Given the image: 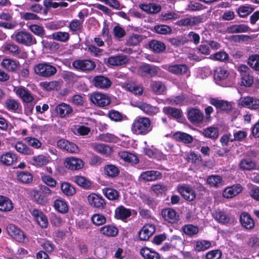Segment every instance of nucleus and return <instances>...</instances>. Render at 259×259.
Returning a JSON list of instances; mask_svg holds the SVG:
<instances>
[{"mask_svg": "<svg viewBox=\"0 0 259 259\" xmlns=\"http://www.w3.org/2000/svg\"><path fill=\"white\" fill-rule=\"evenodd\" d=\"M151 121L149 117H137L131 126V131L135 135H146L152 131Z\"/></svg>", "mask_w": 259, "mask_h": 259, "instance_id": "f257e3e1", "label": "nucleus"}, {"mask_svg": "<svg viewBox=\"0 0 259 259\" xmlns=\"http://www.w3.org/2000/svg\"><path fill=\"white\" fill-rule=\"evenodd\" d=\"M33 69L35 74L45 78L52 77L57 72L56 67L48 62L36 64L34 66Z\"/></svg>", "mask_w": 259, "mask_h": 259, "instance_id": "f03ea898", "label": "nucleus"}, {"mask_svg": "<svg viewBox=\"0 0 259 259\" xmlns=\"http://www.w3.org/2000/svg\"><path fill=\"white\" fill-rule=\"evenodd\" d=\"M160 68L155 65L143 63L140 65L137 70V74L144 77L151 78L156 76Z\"/></svg>", "mask_w": 259, "mask_h": 259, "instance_id": "7ed1b4c3", "label": "nucleus"}, {"mask_svg": "<svg viewBox=\"0 0 259 259\" xmlns=\"http://www.w3.org/2000/svg\"><path fill=\"white\" fill-rule=\"evenodd\" d=\"M15 40L18 44L31 46L36 43L35 38L28 32L20 31L15 34Z\"/></svg>", "mask_w": 259, "mask_h": 259, "instance_id": "20e7f679", "label": "nucleus"}, {"mask_svg": "<svg viewBox=\"0 0 259 259\" xmlns=\"http://www.w3.org/2000/svg\"><path fill=\"white\" fill-rule=\"evenodd\" d=\"M238 71L240 73V84L246 87L251 86L253 79L250 73V69L245 65H241L239 66Z\"/></svg>", "mask_w": 259, "mask_h": 259, "instance_id": "39448f33", "label": "nucleus"}, {"mask_svg": "<svg viewBox=\"0 0 259 259\" xmlns=\"http://www.w3.org/2000/svg\"><path fill=\"white\" fill-rule=\"evenodd\" d=\"M33 197L35 202L38 204L45 205L48 202V196L52 194V191L45 187L40 191H33Z\"/></svg>", "mask_w": 259, "mask_h": 259, "instance_id": "423d86ee", "label": "nucleus"}, {"mask_svg": "<svg viewBox=\"0 0 259 259\" xmlns=\"http://www.w3.org/2000/svg\"><path fill=\"white\" fill-rule=\"evenodd\" d=\"M14 91L23 103H30L34 100L31 92L23 86L15 87Z\"/></svg>", "mask_w": 259, "mask_h": 259, "instance_id": "0eeeda50", "label": "nucleus"}, {"mask_svg": "<svg viewBox=\"0 0 259 259\" xmlns=\"http://www.w3.org/2000/svg\"><path fill=\"white\" fill-rule=\"evenodd\" d=\"M8 234L19 242H23L26 236L24 232L13 224H9L6 227Z\"/></svg>", "mask_w": 259, "mask_h": 259, "instance_id": "6e6552de", "label": "nucleus"}, {"mask_svg": "<svg viewBox=\"0 0 259 259\" xmlns=\"http://www.w3.org/2000/svg\"><path fill=\"white\" fill-rule=\"evenodd\" d=\"M73 67L82 71H90L96 67L95 62L91 60H76L72 62Z\"/></svg>", "mask_w": 259, "mask_h": 259, "instance_id": "1a4fd4ad", "label": "nucleus"}, {"mask_svg": "<svg viewBox=\"0 0 259 259\" xmlns=\"http://www.w3.org/2000/svg\"><path fill=\"white\" fill-rule=\"evenodd\" d=\"M90 99L93 103L100 107L107 106L111 102L110 98L106 95L98 92L92 93Z\"/></svg>", "mask_w": 259, "mask_h": 259, "instance_id": "9d476101", "label": "nucleus"}, {"mask_svg": "<svg viewBox=\"0 0 259 259\" xmlns=\"http://www.w3.org/2000/svg\"><path fill=\"white\" fill-rule=\"evenodd\" d=\"M239 103L242 106L251 110H256L259 108V100L250 96L241 97Z\"/></svg>", "mask_w": 259, "mask_h": 259, "instance_id": "9b49d317", "label": "nucleus"}, {"mask_svg": "<svg viewBox=\"0 0 259 259\" xmlns=\"http://www.w3.org/2000/svg\"><path fill=\"white\" fill-rule=\"evenodd\" d=\"M87 199L89 204L94 207L103 209L106 205L105 199L95 193L89 195Z\"/></svg>", "mask_w": 259, "mask_h": 259, "instance_id": "f8f14e48", "label": "nucleus"}, {"mask_svg": "<svg viewBox=\"0 0 259 259\" xmlns=\"http://www.w3.org/2000/svg\"><path fill=\"white\" fill-rule=\"evenodd\" d=\"M162 178L161 172L154 170L143 171L139 176V179L145 182L155 181L161 179Z\"/></svg>", "mask_w": 259, "mask_h": 259, "instance_id": "ddd939ff", "label": "nucleus"}, {"mask_svg": "<svg viewBox=\"0 0 259 259\" xmlns=\"http://www.w3.org/2000/svg\"><path fill=\"white\" fill-rule=\"evenodd\" d=\"M64 164L69 169L79 170L83 167V162L80 158L69 157L65 159Z\"/></svg>", "mask_w": 259, "mask_h": 259, "instance_id": "4468645a", "label": "nucleus"}, {"mask_svg": "<svg viewBox=\"0 0 259 259\" xmlns=\"http://www.w3.org/2000/svg\"><path fill=\"white\" fill-rule=\"evenodd\" d=\"M161 215L165 221L169 223H176L179 220V215L174 209L167 208L161 211Z\"/></svg>", "mask_w": 259, "mask_h": 259, "instance_id": "2eb2a0df", "label": "nucleus"}, {"mask_svg": "<svg viewBox=\"0 0 259 259\" xmlns=\"http://www.w3.org/2000/svg\"><path fill=\"white\" fill-rule=\"evenodd\" d=\"M178 190L182 197L186 200L191 201L196 198L194 190L188 186L182 185L178 187Z\"/></svg>", "mask_w": 259, "mask_h": 259, "instance_id": "dca6fc26", "label": "nucleus"}, {"mask_svg": "<svg viewBox=\"0 0 259 259\" xmlns=\"http://www.w3.org/2000/svg\"><path fill=\"white\" fill-rule=\"evenodd\" d=\"M93 83L97 88L107 89L111 86L112 82L108 77L103 75H98L93 78Z\"/></svg>", "mask_w": 259, "mask_h": 259, "instance_id": "f3484780", "label": "nucleus"}, {"mask_svg": "<svg viewBox=\"0 0 259 259\" xmlns=\"http://www.w3.org/2000/svg\"><path fill=\"white\" fill-rule=\"evenodd\" d=\"M242 190L243 187L240 184H235L225 188L223 192V196L226 198H232L238 195Z\"/></svg>", "mask_w": 259, "mask_h": 259, "instance_id": "a211bd4d", "label": "nucleus"}, {"mask_svg": "<svg viewBox=\"0 0 259 259\" xmlns=\"http://www.w3.org/2000/svg\"><path fill=\"white\" fill-rule=\"evenodd\" d=\"M187 118L192 123H200L203 120V114L198 109L191 108L187 113Z\"/></svg>", "mask_w": 259, "mask_h": 259, "instance_id": "6ab92c4d", "label": "nucleus"}, {"mask_svg": "<svg viewBox=\"0 0 259 259\" xmlns=\"http://www.w3.org/2000/svg\"><path fill=\"white\" fill-rule=\"evenodd\" d=\"M55 110L58 116L61 118L68 117L73 112L72 108L65 103H61L56 106Z\"/></svg>", "mask_w": 259, "mask_h": 259, "instance_id": "aec40b11", "label": "nucleus"}, {"mask_svg": "<svg viewBox=\"0 0 259 259\" xmlns=\"http://www.w3.org/2000/svg\"><path fill=\"white\" fill-rule=\"evenodd\" d=\"M137 107L145 114L149 116H154L159 112V108L145 102L137 103Z\"/></svg>", "mask_w": 259, "mask_h": 259, "instance_id": "412c9836", "label": "nucleus"}, {"mask_svg": "<svg viewBox=\"0 0 259 259\" xmlns=\"http://www.w3.org/2000/svg\"><path fill=\"white\" fill-rule=\"evenodd\" d=\"M154 232L155 227L153 225L146 224L138 232V236L141 240L146 241L153 234Z\"/></svg>", "mask_w": 259, "mask_h": 259, "instance_id": "4be33fe9", "label": "nucleus"}, {"mask_svg": "<svg viewBox=\"0 0 259 259\" xmlns=\"http://www.w3.org/2000/svg\"><path fill=\"white\" fill-rule=\"evenodd\" d=\"M165 68L169 72L177 75L186 74L189 71L187 65L184 64L168 65Z\"/></svg>", "mask_w": 259, "mask_h": 259, "instance_id": "5701e85b", "label": "nucleus"}, {"mask_svg": "<svg viewBox=\"0 0 259 259\" xmlns=\"http://www.w3.org/2000/svg\"><path fill=\"white\" fill-rule=\"evenodd\" d=\"M128 61L126 55L121 54L109 57L107 62L111 66H118L126 64Z\"/></svg>", "mask_w": 259, "mask_h": 259, "instance_id": "b1692460", "label": "nucleus"}, {"mask_svg": "<svg viewBox=\"0 0 259 259\" xmlns=\"http://www.w3.org/2000/svg\"><path fill=\"white\" fill-rule=\"evenodd\" d=\"M139 7L149 14H156L161 10L160 5L155 3L141 4L139 5Z\"/></svg>", "mask_w": 259, "mask_h": 259, "instance_id": "393cba45", "label": "nucleus"}, {"mask_svg": "<svg viewBox=\"0 0 259 259\" xmlns=\"http://www.w3.org/2000/svg\"><path fill=\"white\" fill-rule=\"evenodd\" d=\"M210 103L220 110L229 111L232 109L231 103L225 100L211 98L210 100Z\"/></svg>", "mask_w": 259, "mask_h": 259, "instance_id": "a878e982", "label": "nucleus"}, {"mask_svg": "<svg viewBox=\"0 0 259 259\" xmlns=\"http://www.w3.org/2000/svg\"><path fill=\"white\" fill-rule=\"evenodd\" d=\"M57 144L59 148L70 153H75L78 151V147L74 143L66 140H59Z\"/></svg>", "mask_w": 259, "mask_h": 259, "instance_id": "bb28decb", "label": "nucleus"}, {"mask_svg": "<svg viewBox=\"0 0 259 259\" xmlns=\"http://www.w3.org/2000/svg\"><path fill=\"white\" fill-rule=\"evenodd\" d=\"M11 145L18 152L23 155H31L34 154L33 150L22 142L13 143Z\"/></svg>", "mask_w": 259, "mask_h": 259, "instance_id": "cd10ccee", "label": "nucleus"}, {"mask_svg": "<svg viewBox=\"0 0 259 259\" xmlns=\"http://www.w3.org/2000/svg\"><path fill=\"white\" fill-rule=\"evenodd\" d=\"M17 160L16 155L11 152H6L0 156V162L7 166L12 165Z\"/></svg>", "mask_w": 259, "mask_h": 259, "instance_id": "c85d7f7f", "label": "nucleus"}, {"mask_svg": "<svg viewBox=\"0 0 259 259\" xmlns=\"http://www.w3.org/2000/svg\"><path fill=\"white\" fill-rule=\"evenodd\" d=\"M131 215L130 209L126 208L123 206L117 207L115 211V216L116 219H120L124 222Z\"/></svg>", "mask_w": 259, "mask_h": 259, "instance_id": "c756f323", "label": "nucleus"}, {"mask_svg": "<svg viewBox=\"0 0 259 259\" xmlns=\"http://www.w3.org/2000/svg\"><path fill=\"white\" fill-rule=\"evenodd\" d=\"M240 220L242 226L246 229L251 230L253 228L254 222L247 212L242 213L240 215Z\"/></svg>", "mask_w": 259, "mask_h": 259, "instance_id": "7c9ffc66", "label": "nucleus"}, {"mask_svg": "<svg viewBox=\"0 0 259 259\" xmlns=\"http://www.w3.org/2000/svg\"><path fill=\"white\" fill-rule=\"evenodd\" d=\"M91 147L94 151L102 154H109L112 152L111 147L104 144L93 143L91 144Z\"/></svg>", "mask_w": 259, "mask_h": 259, "instance_id": "2f4dec72", "label": "nucleus"}, {"mask_svg": "<svg viewBox=\"0 0 259 259\" xmlns=\"http://www.w3.org/2000/svg\"><path fill=\"white\" fill-rule=\"evenodd\" d=\"M19 64L18 62L9 58L4 59L1 62L3 68L11 72L15 71Z\"/></svg>", "mask_w": 259, "mask_h": 259, "instance_id": "473e14b6", "label": "nucleus"}, {"mask_svg": "<svg viewBox=\"0 0 259 259\" xmlns=\"http://www.w3.org/2000/svg\"><path fill=\"white\" fill-rule=\"evenodd\" d=\"M4 52H8L14 56H18L21 52L19 47L16 44L10 42H6L2 46Z\"/></svg>", "mask_w": 259, "mask_h": 259, "instance_id": "72a5a7b5", "label": "nucleus"}, {"mask_svg": "<svg viewBox=\"0 0 259 259\" xmlns=\"http://www.w3.org/2000/svg\"><path fill=\"white\" fill-rule=\"evenodd\" d=\"M152 92L156 95L164 94L166 90L164 83L160 81H153L150 84Z\"/></svg>", "mask_w": 259, "mask_h": 259, "instance_id": "f704fd0d", "label": "nucleus"}, {"mask_svg": "<svg viewBox=\"0 0 259 259\" xmlns=\"http://www.w3.org/2000/svg\"><path fill=\"white\" fill-rule=\"evenodd\" d=\"M118 155L120 158L125 162L132 164H137L139 163V160L138 157L134 154L123 151L119 152Z\"/></svg>", "mask_w": 259, "mask_h": 259, "instance_id": "c9c22d12", "label": "nucleus"}, {"mask_svg": "<svg viewBox=\"0 0 259 259\" xmlns=\"http://www.w3.org/2000/svg\"><path fill=\"white\" fill-rule=\"evenodd\" d=\"M202 22V18L200 17H187L181 19L177 22L179 26H195Z\"/></svg>", "mask_w": 259, "mask_h": 259, "instance_id": "e433bc0d", "label": "nucleus"}, {"mask_svg": "<svg viewBox=\"0 0 259 259\" xmlns=\"http://www.w3.org/2000/svg\"><path fill=\"white\" fill-rule=\"evenodd\" d=\"M173 138L177 141L182 142L185 144H189L193 142L192 136L185 133L177 132L174 134Z\"/></svg>", "mask_w": 259, "mask_h": 259, "instance_id": "4c0bfd02", "label": "nucleus"}, {"mask_svg": "<svg viewBox=\"0 0 259 259\" xmlns=\"http://www.w3.org/2000/svg\"><path fill=\"white\" fill-rule=\"evenodd\" d=\"M149 47L152 51L156 53H160L166 49L165 44L157 40H152L149 42Z\"/></svg>", "mask_w": 259, "mask_h": 259, "instance_id": "58836bf2", "label": "nucleus"}, {"mask_svg": "<svg viewBox=\"0 0 259 259\" xmlns=\"http://www.w3.org/2000/svg\"><path fill=\"white\" fill-rule=\"evenodd\" d=\"M13 209V204L8 197L0 196V210L2 211H10Z\"/></svg>", "mask_w": 259, "mask_h": 259, "instance_id": "ea45409f", "label": "nucleus"}, {"mask_svg": "<svg viewBox=\"0 0 259 259\" xmlns=\"http://www.w3.org/2000/svg\"><path fill=\"white\" fill-rule=\"evenodd\" d=\"M250 28L245 24H235L227 27V32L230 33L246 32Z\"/></svg>", "mask_w": 259, "mask_h": 259, "instance_id": "a19ab883", "label": "nucleus"}, {"mask_svg": "<svg viewBox=\"0 0 259 259\" xmlns=\"http://www.w3.org/2000/svg\"><path fill=\"white\" fill-rule=\"evenodd\" d=\"M163 112L175 119H179L183 115V112L180 109L171 107H165L163 108Z\"/></svg>", "mask_w": 259, "mask_h": 259, "instance_id": "79ce46f5", "label": "nucleus"}, {"mask_svg": "<svg viewBox=\"0 0 259 259\" xmlns=\"http://www.w3.org/2000/svg\"><path fill=\"white\" fill-rule=\"evenodd\" d=\"M103 194L110 200H116L119 197L118 192L111 188H105L102 189Z\"/></svg>", "mask_w": 259, "mask_h": 259, "instance_id": "37998d69", "label": "nucleus"}, {"mask_svg": "<svg viewBox=\"0 0 259 259\" xmlns=\"http://www.w3.org/2000/svg\"><path fill=\"white\" fill-rule=\"evenodd\" d=\"M100 233L108 237H114L118 234L117 229L110 225H106L100 228Z\"/></svg>", "mask_w": 259, "mask_h": 259, "instance_id": "c03bdc74", "label": "nucleus"}, {"mask_svg": "<svg viewBox=\"0 0 259 259\" xmlns=\"http://www.w3.org/2000/svg\"><path fill=\"white\" fill-rule=\"evenodd\" d=\"M140 253L145 259H160L159 253L151 250L147 247L142 248L140 250Z\"/></svg>", "mask_w": 259, "mask_h": 259, "instance_id": "a18cd8bd", "label": "nucleus"}, {"mask_svg": "<svg viewBox=\"0 0 259 259\" xmlns=\"http://www.w3.org/2000/svg\"><path fill=\"white\" fill-rule=\"evenodd\" d=\"M17 178L18 180L23 184H29L33 180V176L31 174L24 171L18 172Z\"/></svg>", "mask_w": 259, "mask_h": 259, "instance_id": "49530a36", "label": "nucleus"}, {"mask_svg": "<svg viewBox=\"0 0 259 259\" xmlns=\"http://www.w3.org/2000/svg\"><path fill=\"white\" fill-rule=\"evenodd\" d=\"M74 182L77 185L85 189H89L92 185V183L90 180L81 176H75L74 177Z\"/></svg>", "mask_w": 259, "mask_h": 259, "instance_id": "de8ad7c7", "label": "nucleus"}, {"mask_svg": "<svg viewBox=\"0 0 259 259\" xmlns=\"http://www.w3.org/2000/svg\"><path fill=\"white\" fill-rule=\"evenodd\" d=\"M43 4L47 9H56L58 7L64 8L68 6L66 2H54L53 0H44Z\"/></svg>", "mask_w": 259, "mask_h": 259, "instance_id": "09e8293b", "label": "nucleus"}, {"mask_svg": "<svg viewBox=\"0 0 259 259\" xmlns=\"http://www.w3.org/2000/svg\"><path fill=\"white\" fill-rule=\"evenodd\" d=\"M105 175L110 178H114L117 176L119 173V170L117 167L112 164L105 165L104 167Z\"/></svg>", "mask_w": 259, "mask_h": 259, "instance_id": "8fccbe9b", "label": "nucleus"}, {"mask_svg": "<svg viewBox=\"0 0 259 259\" xmlns=\"http://www.w3.org/2000/svg\"><path fill=\"white\" fill-rule=\"evenodd\" d=\"M211 245V243L210 241L201 240L195 242L194 248L197 252L204 251L210 247Z\"/></svg>", "mask_w": 259, "mask_h": 259, "instance_id": "3c124183", "label": "nucleus"}, {"mask_svg": "<svg viewBox=\"0 0 259 259\" xmlns=\"http://www.w3.org/2000/svg\"><path fill=\"white\" fill-rule=\"evenodd\" d=\"M33 164L38 166H41L46 165L50 161L49 156H47L44 155H39L38 156H33L32 158Z\"/></svg>", "mask_w": 259, "mask_h": 259, "instance_id": "603ef678", "label": "nucleus"}, {"mask_svg": "<svg viewBox=\"0 0 259 259\" xmlns=\"http://www.w3.org/2000/svg\"><path fill=\"white\" fill-rule=\"evenodd\" d=\"M203 135L206 138L216 139L219 137V131L217 127H209L203 130Z\"/></svg>", "mask_w": 259, "mask_h": 259, "instance_id": "864d4df0", "label": "nucleus"}, {"mask_svg": "<svg viewBox=\"0 0 259 259\" xmlns=\"http://www.w3.org/2000/svg\"><path fill=\"white\" fill-rule=\"evenodd\" d=\"M54 206L55 208L61 213H65L68 211V205L67 203L64 200L60 199L55 200Z\"/></svg>", "mask_w": 259, "mask_h": 259, "instance_id": "5fc2aeb1", "label": "nucleus"}, {"mask_svg": "<svg viewBox=\"0 0 259 259\" xmlns=\"http://www.w3.org/2000/svg\"><path fill=\"white\" fill-rule=\"evenodd\" d=\"M61 189L63 194L68 196H72L76 192L74 187L67 182L62 183Z\"/></svg>", "mask_w": 259, "mask_h": 259, "instance_id": "6e6d98bb", "label": "nucleus"}, {"mask_svg": "<svg viewBox=\"0 0 259 259\" xmlns=\"http://www.w3.org/2000/svg\"><path fill=\"white\" fill-rule=\"evenodd\" d=\"M213 218L218 222L222 224H226L230 221L229 218L223 211H216L213 213Z\"/></svg>", "mask_w": 259, "mask_h": 259, "instance_id": "4d7b16f0", "label": "nucleus"}, {"mask_svg": "<svg viewBox=\"0 0 259 259\" xmlns=\"http://www.w3.org/2000/svg\"><path fill=\"white\" fill-rule=\"evenodd\" d=\"M228 72L222 67L217 68L214 73V78L216 80H222L227 78Z\"/></svg>", "mask_w": 259, "mask_h": 259, "instance_id": "13d9d810", "label": "nucleus"}, {"mask_svg": "<svg viewBox=\"0 0 259 259\" xmlns=\"http://www.w3.org/2000/svg\"><path fill=\"white\" fill-rule=\"evenodd\" d=\"M223 180L219 176H211L207 179V183L212 187H219L223 185Z\"/></svg>", "mask_w": 259, "mask_h": 259, "instance_id": "bf43d9fd", "label": "nucleus"}, {"mask_svg": "<svg viewBox=\"0 0 259 259\" xmlns=\"http://www.w3.org/2000/svg\"><path fill=\"white\" fill-rule=\"evenodd\" d=\"M256 164L254 161L249 159H242L240 163L239 167L243 170H251L255 168Z\"/></svg>", "mask_w": 259, "mask_h": 259, "instance_id": "052dcab7", "label": "nucleus"}, {"mask_svg": "<svg viewBox=\"0 0 259 259\" xmlns=\"http://www.w3.org/2000/svg\"><path fill=\"white\" fill-rule=\"evenodd\" d=\"M107 116L111 120L115 122L121 121L123 118L122 114L115 110H111L109 111Z\"/></svg>", "mask_w": 259, "mask_h": 259, "instance_id": "680f3d73", "label": "nucleus"}, {"mask_svg": "<svg viewBox=\"0 0 259 259\" xmlns=\"http://www.w3.org/2000/svg\"><path fill=\"white\" fill-rule=\"evenodd\" d=\"M182 230L185 234L191 236L197 234L199 229L197 226L189 224L183 226Z\"/></svg>", "mask_w": 259, "mask_h": 259, "instance_id": "e2e57ef3", "label": "nucleus"}, {"mask_svg": "<svg viewBox=\"0 0 259 259\" xmlns=\"http://www.w3.org/2000/svg\"><path fill=\"white\" fill-rule=\"evenodd\" d=\"M91 221L95 225L100 226L106 223V219L102 214L95 213L92 215Z\"/></svg>", "mask_w": 259, "mask_h": 259, "instance_id": "0e129e2a", "label": "nucleus"}, {"mask_svg": "<svg viewBox=\"0 0 259 259\" xmlns=\"http://www.w3.org/2000/svg\"><path fill=\"white\" fill-rule=\"evenodd\" d=\"M248 65L255 70H259V55H252L248 59Z\"/></svg>", "mask_w": 259, "mask_h": 259, "instance_id": "69168bd1", "label": "nucleus"}, {"mask_svg": "<svg viewBox=\"0 0 259 259\" xmlns=\"http://www.w3.org/2000/svg\"><path fill=\"white\" fill-rule=\"evenodd\" d=\"M52 36L54 39L62 42H66L69 38V34L66 32H56L53 34Z\"/></svg>", "mask_w": 259, "mask_h": 259, "instance_id": "338daca9", "label": "nucleus"}, {"mask_svg": "<svg viewBox=\"0 0 259 259\" xmlns=\"http://www.w3.org/2000/svg\"><path fill=\"white\" fill-rule=\"evenodd\" d=\"M210 58L214 60L223 62L228 60L229 55L224 51H220L211 55Z\"/></svg>", "mask_w": 259, "mask_h": 259, "instance_id": "774afa93", "label": "nucleus"}]
</instances>
